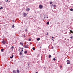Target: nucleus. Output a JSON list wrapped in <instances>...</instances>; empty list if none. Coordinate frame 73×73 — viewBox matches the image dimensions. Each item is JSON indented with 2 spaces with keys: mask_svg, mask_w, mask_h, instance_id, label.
I'll return each mask as SVG.
<instances>
[{
  "mask_svg": "<svg viewBox=\"0 0 73 73\" xmlns=\"http://www.w3.org/2000/svg\"><path fill=\"white\" fill-rule=\"evenodd\" d=\"M23 47L25 48H29V45H28V44H26L25 46H24Z\"/></svg>",
  "mask_w": 73,
  "mask_h": 73,
  "instance_id": "1",
  "label": "nucleus"
},
{
  "mask_svg": "<svg viewBox=\"0 0 73 73\" xmlns=\"http://www.w3.org/2000/svg\"><path fill=\"white\" fill-rule=\"evenodd\" d=\"M11 51H13V49H14V46H12L10 48Z\"/></svg>",
  "mask_w": 73,
  "mask_h": 73,
  "instance_id": "2",
  "label": "nucleus"
},
{
  "mask_svg": "<svg viewBox=\"0 0 73 73\" xmlns=\"http://www.w3.org/2000/svg\"><path fill=\"white\" fill-rule=\"evenodd\" d=\"M42 7H43L41 5H39V7L40 9H42Z\"/></svg>",
  "mask_w": 73,
  "mask_h": 73,
  "instance_id": "3",
  "label": "nucleus"
},
{
  "mask_svg": "<svg viewBox=\"0 0 73 73\" xmlns=\"http://www.w3.org/2000/svg\"><path fill=\"white\" fill-rule=\"evenodd\" d=\"M67 62L68 64H70V61L68 60L67 61Z\"/></svg>",
  "mask_w": 73,
  "mask_h": 73,
  "instance_id": "4",
  "label": "nucleus"
},
{
  "mask_svg": "<svg viewBox=\"0 0 73 73\" xmlns=\"http://www.w3.org/2000/svg\"><path fill=\"white\" fill-rule=\"evenodd\" d=\"M29 10H30V9L28 8H27L26 9V11H29Z\"/></svg>",
  "mask_w": 73,
  "mask_h": 73,
  "instance_id": "5",
  "label": "nucleus"
},
{
  "mask_svg": "<svg viewBox=\"0 0 73 73\" xmlns=\"http://www.w3.org/2000/svg\"><path fill=\"white\" fill-rule=\"evenodd\" d=\"M23 15H24V17H25V16H27V14L26 13H23Z\"/></svg>",
  "mask_w": 73,
  "mask_h": 73,
  "instance_id": "6",
  "label": "nucleus"
},
{
  "mask_svg": "<svg viewBox=\"0 0 73 73\" xmlns=\"http://www.w3.org/2000/svg\"><path fill=\"white\" fill-rule=\"evenodd\" d=\"M2 42L3 43V44H5V41H4V40H3V41Z\"/></svg>",
  "mask_w": 73,
  "mask_h": 73,
  "instance_id": "7",
  "label": "nucleus"
},
{
  "mask_svg": "<svg viewBox=\"0 0 73 73\" xmlns=\"http://www.w3.org/2000/svg\"><path fill=\"white\" fill-rule=\"evenodd\" d=\"M20 44H21V45H22V46H23V43H22L21 42H20Z\"/></svg>",
  "mask_w": 73,
  "mask_h": 73,
  "instance_id": "8",
  "label": "nucleus"
},
{
  "mask_svg": "<svg viewBox=\"0 0 73 73\" xmlns=\"http://www.w3.org/2000/svg\"><path fill=\"white\" fill-rule=\"evenodd\" d=\"M46 24L47 25H49V22L48 21L46 23Z\"/></svg>",
  "mask_w": 73,
  "mask_h": 73,
  "instance_id": "9",
  "label": "nucleus"
},
{
  "mask_svg": "<svg viewBox=\"0 0 73 73\" xmlns=\"http://www.w3.org/2000/svg\"><path fill=\"white\" fill-rule=\"evenodd\" d=\"M13 57V55H12V56L10 57V58H12Z\"/></svg>",
  "mask_w": 73,
  "mask_h": 73,
  "instance_id": "10",
  "label": "nucleus"
},
{
  "mask_svg": "<svg viewBox=\"0 0 73 73\" xmlns=\"http://www.w3.org/2000/svg\"><path fill=\"white\" fill-rule=\"evenodd\" d=\"M40 40V38H37V41H39V40Z\"/></svg>",
  "mask_w": 73,
  "mask_h": 73,
  "instance_id": "11",
  "label": "nucleus"
},
{
  "mask_svg": "<svg viewBox=\"0 0 73 73\" xmlns=\"http://www.w3.org/2000/svg\"><path fill=\"white\" fill-rule=\"evenodd\" d=\"M25 53V54H27V51H25L24 52Z\"/></svg>",
  "mask_w": 73,
  "mask_h": 73,
  "instance_id": "12",
  "label": "nucleus"
},
{
  "mask_svg": "<svg viewBox=\"0 0 73 73\" xmlns=\"http://www.w3.org/2000/svg\"><path fill=\"white\" fill-rule=\"evenodd\" d=\"M13 72V73H16V71L15 70H14Z\"/></svg>",
  "mask_w": 73,
  "mask_h": 73,
  "instance_id": "13",
  "label": "nucleus"
},
{
  "mask_svg": "<svg viewBox=\"0 0 73 73\" xmlns=\"http://www.w3.org/2000/svg\"><path fill=\"white\" fill-rule=\"evenodd\" d=\"M4 50V49L3 48H2L1 49V52H3Z\"/></svg>",
  "mask_w": 73,
  "mask_h": 73,
  "instance_id": "14",
  "label": "nucleus"
},
{
  "mask_svg": "<svg viewBox=\"0 0 73 73\" xmlns=\"http://www.w3.org/2000/svg\"><path fill=\"white\" fill-rule=\"evenodd\" d=\"M33 50H35V47H33Z\"/></svg>",
  "mask_w": 73,
  "mask_h": 73,
  "instance_id": "15",
  "label": "nucleus"
},
{
  "mask_svg": "<svg viewBox=\"0 0 73 73\" xmlns=\"http://www.w3.org/2000/svg\"><path fill=\"white\" fill-rule=\"evenodd\" d=\"M48 57L49 58H50L51 57V55H49Z\"/></svg>",
  "mask_w": 73,
  "mask_h": 73,
  "instance_id": "16",
  "label": "nucleus"
},
{
  "mask_svg": "<svg viewBox=\"0 0 73 73\" xmlns=\"http://www.w3.org/2000/svg\"><path fill=\"white\" fill-rule=\"evenodd\" d=\"M52 3H53V2H52V1H50V4H52Z\"/></svg>",
  "mask_w": 73,
  "mask_h": 73,
  "instance_id": "17",
  "label": "nucleus"
},
{
  "mask_svg": "<svg viewBox=\"0 0 73 73\" xmlns=\"http://www.w3.org/2000/svg\"><path fill=\"white\" fill-rule=\"evenodd\" d=\"M17 73H19V70H17Z\"/></svg>",
  "mask_w": 73,
  "mask_h": 73,
  "instance_id": "18",
  "label": "nucleus"
},
{
  "mask_svg": "<svg viewBox=\"0 0 73 73\" xmlns=\"http://www.w3.org/2000/svg\"><path fill=\"white\" fill-rule=\"evenodd\" d=\"M19 54H20L21 55V54H22L23 53L21 52H20Z\"/></svg>",
  "mask_w": 73,
  "mask_h": 73,
  "instance_id": "19",
  "label": "nucleus"
},
{
  "mask_svg": "<svg viewBox=\"0 0 73 73\" xmlns=\"http://www.w3.org/2000/svg\"><path fill=\"white\" fill-rule=\"evenodd\" d=\"M73 9H70V11H73Z\"/></svg>",
  "mask_w": 73,
  "mask_h": 73,
  "instance_id": "20",
  "label": "nucleus"
},
{
  "mask_svg": "<svg viewBox=\"0 0 73 73\" xmlns=\"http://www.w3.org/2000/svg\"><path fill=\"white\" fill-rule=\"evenodd\" d=\"M53 6L54 7H56V5H54Z\"/></svg>",
  "mask_w": 73,
  "mask_h": 73,
  "instance_id": "21",
  "label": "nucleus"
},
{
  "mask_svg": "<svg viewBox=\"0 0 73 73\" xmlns=\"http://www.w3.org/2000/svg\"><path fill=\"white\" fill-rule=\"evenodd\" d=\"M53 60L54 61H55V60H56V58H54L53 59Z\"/></svg>",
  "mask_w": 73,
  "mask_h": 73,
  "instance_id": "22",
  "label": "nucleus"
},
{
  "mask_svg": "<svg viewBox=\"0 0 73 73\" xmlns=\"http://www.w3.org/2000/svg\"><path fill=\"white\" fill-rule=\"evenodd\" d=\"M12 28H14L15 27V26H14V25H13V26H12Z\"/></svg>",
  "mask_w": 73,
  "mask_h": 73,
  "instance_id": "23",
  "label": "nucleus"
},
{
  "mask_svg": "<svg viewBox=\"0 0 73 73\" xmlns=\"http://www.w3.org/2000/svg\"><path fill=\"white\" fill-rule=\"evenodd\" d=\"M73 36H71V37H70V38H71V39H72V38H73Z\"/></svg>",
  "mask_w": 73,
  "mask_h": 73,
  "instance_id": "24",
  "label": "nucleus"
},
{
  "mask_svg": "<svg viewBox=\"0 0 73 73\" xmlns=\"http://www.w3.org/2000/svg\"><path fill=\"white\" fill-rule=\"evenodd\" d=\"M0 9H3V7H1L0 8Z\"/></svg>",
  "mask_w": 73,
  "mask_h": 73,
  "instance_id": "25",
  "label": "nucleus"
},
{
  "mask_svg": "<svg viewBox=\"0 0 73 73\" xmlns=\"http://www.w3.org/2000/svg\"><path fill=\"white\" fill-rule=\"evenodd\" d=\"M29 41H31V39H29Z\"/></svg>",
  "mask_w": 73,
  "mask_h": 73,
  "instance_id": "26",
  "label": "nucleus"
},
{
  "mask_svg": "<svg viewBox=\"0 0 73 73\" xmlns=\"http://www.w3.org/2000/svg\"><path fill=\"white\" fill-rule=\"evenodd\" d=\"M25 31H26V32H27V29H26L25 30Z\"/></svg>",
  "mask_w": 73,
  "mask_h": 73,
  "instance_id": "27",
  "label": "nucleus"
},
{
  "mask_svg": "<svg viewBox=\"0 0 73 73\" xmlns=\"http://www.w3.org/2000/svg\"><path fill=\"white\" fill-rule=\"evenodd\" d=\"M24 37H25V35H23Z\"/></svg>",
  "mask_w": 73,
  "mask_h": 73,
  "instance_id": "28",
  "label": "nucleus"
},
{
  "mask_svg": "<svg viewBox=\"0 0 73 73\" xmlns=\"http://www.w3.org/2000/svg\"><path fill=\"white\" fill-rule=\"evenodd\" d=\"M52 49H53V48H54L53 46H52Z\"/></svg>",
  "mask_w": 73,
  "mask_h": 73,
  "instance_id": "29",
  "label": "nucleus"
},
{
  "mask_svg": "<svg viewBox=\"0 0 73 73\" xmlns=\"http://www.w3.org/2000/svg\"><path fill=\"white\" fill-rule=\"evenodd\" d=\"M28 66H29V64H28Z\"/></svg>",
  "mask_w": 73,
  "mask_h": 73,
  "instance_id": "30",
  "label": "nucleus"
},
{
  "mask_svg": "<svg viewBox=\"0 0 73 73\" xmlns=\"http://www.w3.org/2000/svg\"><path fill=\"white\" fill-rule=\"evenodd\" d=\"M21 49H22V50H23V47H22V48H21Z\"/></svg>",
  "mask_w": 73,
  "mask_h": 73,
  "instance_id": "31",
  "label": "nucleus"
},
{
  "mask_svg": "<svg viewBox=\"0 0 73 73\" xmlns=\"http://www.w3.org/2000/svg\"><path fill=\"white\" fill-rule=\"evenodd\" d=\"M52 38H54V37L52 36Z\"/></svg>",
  "mask_w": 73,
  "mask_h": 73,
  "instance_id": "32",
  "label": "nucleus"
},
{
  "mask_svg": "<svg viewBox=\"0 0 73 73\" xmlns=\"http://www.w3.org/2000/svg\"><path fill=\"white\" fill-rule=\"evenodd\" d=\"M45 67H44V69H45Z\"/></svg>",
  "mask_w": 73,
  "mask_h": 73,
  "instance_id": "33",
  "label": "nucleus"
},
{
  "mask_svg": "<svg viewBox=\"0 0 73 73\" xmlns=\"http://www.w3.org/2000/svg\"><path fill=\"white\" fill-rule=\"evenodd\" d=\"M8 3H10V1H9L8 2Z\"/></svg>",
  "mask_w": 73,
  "mask_h": 73,
  "instance_id": "34",
  "label": "nucleus"
},
{
  "mask_svg": "<svg viewBox=\"0 0 73 73\" xmlns=\"http://www.w3.org/2000/svg\"><path fill=\"white\" fill-rule=\"evenodd\" d=\"M35 73H38L37 72H36Z\"/></svg>",
  "mask_w": 73,
  "mask_h": 73,
  "instance_id": "35",
  "label": "nucleus"
},
{
  "mask_svg": "<svg viewBox=\"0 0 73 73\" xmlns=\"http://www.w3.org/2000/svg\"><path fill=\"white\" fill-rule=\"evenodd\" d=\"M52 40H53V38L52 39Z\"/></svg>",
  "mask_w": 73,
  "mask_h": 73,
  "instance_id": "36",
  "label": "nucleus"
},
{
  "mask_svg": "<svg viewBox=\"0 0 73 73\" xmlns=\"http://www.w3.org/2000/svg\"><path fill=\"white\" fill-rule=\"evenodd\" d=\"M23 50H22V52H23Z\"/></svg>",
  "mask_w": 73,
  "mask_h": 73,
  "instance_id": "37",
  "label": "nucleus"
},
{
  "mask_svg": "<svg viewBox=\"0 0 73 73\" xmlns=\"http://www.w3.org/2000/svg\"><path fill=\"white\" fill-rule=\"evenodd\" d=\"M48 35V34L46 35V36H47Z\"/></svg>",
  "mask_w": 73,
  "mask_h": 73,
  "instance_id": "38",
  "label": "nucleus"
},
{
  "mask_svg": "<svg viewBox=\"0 0 73 73\" xmlns=\"http://www.w3.org/2000/svg\"><path fill=\"white\" fill-rule=\"evenodd\" d=\"M7 1H6V2H7Z\"/></svg>",
  "mask_w": 73,
  "mask_h": 73,
  "instance_id": "39",
  "label": "nucleus"
},
{
  "mask_svg": "<svg viewBox=\"0 0 73 73\" xmlns=\"http://www.w3.org/2000/svg\"><path fill=\"white\" fill-rule=\"evenodd\" d=\"M40 48H41V47L40 46Z\"/></svg>",
  "mask_w": 73,
  "mask_h": 73,
  "instance_id": "40",
  "label": "nucleus"
},
{
  "mask_svg": "<svg viewBox=\"0 0 73 73\" xmlns=\"http://www.w3.org/2000/svg\"><path fill=\"white\" fill-rule=\"evenodd\" d=\"M8 1V0H7V1Z\"/></svg>",
  "mask_w": 73,
  "mask_h": 73,
  "instance_id": "41",
  "label": "nucleus"
},
{
  "mask_svg": "<svg viewBox=\"0 0 73 73\" xmlns=\"http://www.w3.org/2000/svg\"><path fill=\"white\" fill-rule=\"evenodd\" d=\"M47 18H48V17H47Z\"/></svg>",
  "mask_w": 73,
  "mask_h": 73,
  "instance_id": "42",
  "label": "nucleus"
},
{
  "mask_svg": "<svg viewBox=\"0 0 73 73\" xmlns=\"http://www.w3.org/2000/svg\"><path fill=\"white\" fill-rule=\"evenodd\" d=\"M43 20H44V19H43Z\"/></svg>",
  "mask_w": 73,
  "mask_h": 73,
  "instance_id": "43",
  "label": "nucleus"
}]
</instances>
